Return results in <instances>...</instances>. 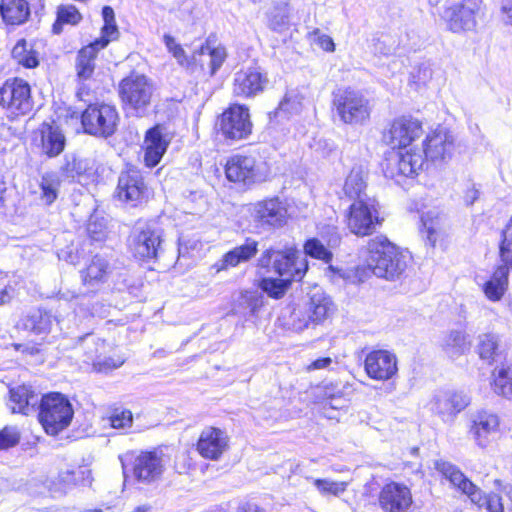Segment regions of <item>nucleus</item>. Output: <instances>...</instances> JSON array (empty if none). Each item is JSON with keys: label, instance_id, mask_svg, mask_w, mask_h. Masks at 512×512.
I'll return each mask as SVG.
<instances>
[{"label": "nucleus", "instance_id": "2eb2a0df", "mask_svg": "<svg viewBox=\"0 0 512 512\" xmlns=\"http://www.w3.org/2000/svg\"><path fill=\"white\" fill-rule=\"evenodd\" d=\"M332 310V302L323 292H314L303 308L294 309L291 318L293 328L302 331L311 324L323 322Z\"/></svg>", "mask_w": 512, "mask_h": 512}, {"label": "nucleus", "instance_id": "ddd939ff", "mask_svg": "<svg viewBox=\"0 0 512 512\" xmlns=\"http://www.w3.org/2000/svg\"><path fill=\"white\" fill-rule=\"evenodd\" d=\"M269 172L266 162L257 161L251 156H233L225 165L227 179L231 182L243 184L265 181Z\"/></svg>", "mask_w": 512, "mask_h": 512}, {"label": "nucleus", "instance_id": "680f3d73", "mask_svg": "<svg viewBox=\"0 0 512 512\" xmlns=\"http://www.w3.org/2000/svg\"><path fill=\"white\" fill-rule=\"evenodd\" d=\"M269 27L276 32H282L288 29V14L284 10H278L275 13H273L271 18L269 19Z\"/></svg>", "mask_w": 512, "mask_h": 512}, {"label": "nucleus", "instance_id": "6e6d98bb", "mask_svg": "<svg viewBox=\"0 0 512 512\" xmlns=\"http://www.w3.org/2000/svg\"><path fill=\"white\" fill-rule=\"evenodd\" d=\"M64 164L60 167V174L65 179L74 180L82 173V166L73 155H66Z\"/></svg>", "mask_w": 512, "mask_h": 512}, {"label": "nucleus", "instance_id": "f03ea898", "mask_svg": "<svg viewBox=\"0 0 512 512\" xmlns=\"http://www.w3.org/2000/svg\"><path fill=\"white\" fill-rule=\"evenodd\" d=\"M258 266L292 281H300L308 270L305 257L294 245L265 250L258 259Z\"/></svg>", "mask_w": 512, "mask_h": 512}, {"label": "nucleus", "instance_id": "a19ab883", "mask_svg": "<svg viewBox=\"0 0 512 512\" xmlns=\"http://www.w3.org/2000/svg\"><path fill=\"white\" fill-rule=\"evenodd\" d=\"M56 14L57 18L52 26L54 34H60L64 24L77 25L82 20L81 13L74 5H59Z\"/></svg>", "mask_w": 512, "mask_h": 512}, {"label": "nucleus", "instance_id": "a211bd4d", "mask_svg": "<svg viewBox=\"0 0 512 512\" xmlns=\"http://www.w3.org/2000/svg\"><path fill=\"white\" fill-rule=\"evenodd\" d=\"M470 396L462 390L437 391L429 402L430 410L444 422H451L469 404Z\"/></svg>", "mask_w": 512, "mask_h": 512}, {"label": "nucleus", "instance_id": "4468645a", "mask_svg": "<svg viewBox=\"0 0 512 512\" xmlns=\"http://www.w3.org/2000/svg\"><path fill=\"white\" fill-rule=\"evenodd\" d=\"M0 105L11 117L29 113L33 107L29 84L18 78L5 81L0 88Z\"/></svg>", "mask_w": 512, "mask_h": 512}, {"label": "nucleus", "instance_id": "37998d69", "mask_svg": "<svg viewBox=\"0 0 512 512\" xmlns=\"http://www.w3.org/2000/svg\"><path fill=\"white\" fill-rule=\"evenodd\" d=\"M493 388L495 393L504 397L512 396V365H502L494 373Z\"/></svg>", "mask_w": 512, "mask_h": 512}, {"label": "nucleus", "instance_id": "6ab92c4d", "mask_svg": "<svg viewBox=\"0 0 512 512\" xmlns=\"http://www.w3.org/2000/svg\"><path fill=\"white\" fill-rule=\"evenodd\" d=\"M378 503L383 512H410L413 497L408 486L392 481L381 488Z\"/></svg>", "mask_w": 512, "mask_h": 512}, {"label": "nucleus", "instance_id": "412c9836", "mask_svg": "<svg viewBox=\"0 0 512 512\" xmlns=\"http://www.w3.org/2000/svg\"><path fill=\"white\" fill-rule=\"evenodd\" d=\"M423 133L422 123L407 116H401L392 121L384 138L393 148H406Z\"/></svg>", "mask_w": 512, "mask_h": 512}, {"label": "nucleus", "instance_id": "c9c22d12", "mask_svg": "<svg viewBox=\"0 0 512 512\" xmlns=\"http://www.w3.org/2000/svg\"><path fill=\"white\" fill-rule=\"evenodd\" d=\"M110 272L108 261L100 255H95L88 266L81 271V277L84 284L94 287L104 283Z\"/></svg>", "mask_w": 512, "mask_h": 512}, {"label": "nucleus", "instance_id": "cd10ccee", "mask_svg": "<svg viewBox=\"0 0 512 512\" xmlns=\"http://www.w3.org/2000/svg\"><path fill=\"white\" fill-rule=\"evenodd\" d=\"M39 134L40 148L44 155L49 158H54L64 151L66 137L59 126L43 123L39 128Z\"/></svg>", "mask_w": 512, "mask_h": 512}, {"label": "nucleus", "instance_id": "f3484780", "mask_svg": "<svg viewBox=\"0 0 512 512\" xmlns=\"http://www.w3.org/2000/svg\"><path fill=\"white\" fill-rule=\"evenodd\" d=\"M250 215L257 228L272 230L286 224L287 208L278 197H273L254 203Z\"/></svg>", "mask_w": 512, "mask_h": 512}, {"label": "nucleus", "instance_id": "4be33fe9", "mask_svg": "<svg viewBox=\"0 0 512 512\" xmlns=\"http://www.w3.org/2000/svg\"><path fill=\"white\" fill-rule=\"evenodd\" d=\"M116 192L121 201L136 206L147 197L148 189L141 172L137 169L129 168L121 172Z\"/></svg>", "mask_w": 512, "mask_h": 512}, {"label": "nucleus", "instance_id": "5fc2aeb1", "mask_svg": "<svg viewBox=\"0 0 512 512\" xmlns=\"http://www.w3.org/2000/svg\"><path fill=\"white\" fill-rule=\"evenodd\" d=\"M164 44L167 50L172 53L174 58L177 60L178 64L181 66H187L189 64L188 57L182 48V46L176 43V40L173 36L169 34H165L163 36Z\"/></svg>", "mask_w": 512, "mask_h": 512}, {"label": "nucleus", "instance_id": "9d476101", "mask_svg": "<svg viewBox=\"0 0 512 512\" xmlns=\"http://www.w3.org/2000/svg\"><path fill=\"white\" fill-rule=\"evenodd\" d=\"M217 127L218 133L229 144L248 139L253 127L248 107L242 104L230 105L219 116Z\"/></svg>", "mask_w": 512, "mask_h": 512}, {"label": "nucleus", "instance_id": "a878e982", "mask_svg": "<svg viewBox=\"0 0 512 512\" xmlns=\"http://www.w3.org/2000/svg\"><path fill=\"white\" fill-rule=\"evenodd\" d=\"M228 448L227 434L215 427H206L201 432L197 451L199 454L209 460H218Z\"/></svg>", "mask_w": 512, "mask_h": 512}, {"label": "nucleus", "instance_id": "3c124183", "mask_svg": "<svg viewBox=\"0 0 512 512\" xmlns=\"http://www.w3.org/2000/svg\"><path fill=\"white\" fill-rule=\"evenodd\" d=\"M315 487L322 495L339 496L347 489L346 482H337L329 479H314Z\"/></svg>", "mask_w": 512, "mask_h": 512}, {"label": "nucleus", "instance_id": "dca6fc26", "mask_svg": "<svg viewBox=\"0 0 512 512\" xmlns=\"http://www.w3.org/2000/svg\"><path fill=\"white\" fill-rule=\"evenodd\" d=\"M269 84L268 74L257 64L241 67L233 76V94L253 98L264 92Z\"/></svg>", "mask_w": 512, "mask_h": 512}, {"label": "nucleus", "instance_id": "052dcab7", "mask_svg": "<svg viewBox=\"0 0 512 512\" xmlns=\"http://www.w3.org/2000/svg\"><path fill=\"white\" fill-rule=\"evenodd\" d=\"M433 76V70L429 63L420 64L414 72H412V79L418 85H426Z\"/></svg>", "mask_w": 512, "mask_h": 512}, {"label": "nucleus", "instance_id": "49530a36", "mask_svg": "<svg viewBox=\"0 0 512 512\" xmlns=\"http://www.w3.org/2000/svg\"><path fill=\"white\" fill-rule=\"evenodd\" d=\"M102 17L104 21V26L101 30V37L99 39H103L107 41V45L118 37V29L115 23V14L114 10L110 6H104L102 8Z\"/></svg>", "mask_w": 512, "mask_h": 512}, {"label": "nucleus", "instance_id": "5701e85b", "mask_svg": "<svg viewBox=\"0 0 512 512\" xmlns=\"http://www.w3.org/2000/svg\"><path fill=\"white\" fill-rule=\"evenodd\" d=\"M165 462L161 452H141L133 462V475L138 482L150 484L159 480L164 472Z\"/></svg>", "mask_w": 512, "mask_h": 512}, {"label": "nucleus", "instance_id": "0e129e2a", "mask_svg": "<svg viewBox=\"0 0 512 512\" xmlns=\"http://www.w3.org/2000/svg\"><path fill=\"white\" fill-rule=\"evenodd\" d=\"M314 35L317 36L316 38V43L325 51L327 52H333L335 50V44H334V41L333 39L326 35V34H321L319 32V30H316L314 32Z\"/></svg>", "mask_w": 512, "mask_h": 512}, {"label": "nucleus", "instance_id": "0eeeda50", "mask_svg": "<svg viewBox=\"0 0 512 512\" xmlns=\"http://www.w3.org/2000/svg\"><path fill=\"white\" fill-rule=\"evenodd\" d=\"M163 230L155 222H138L129 238L132 254L143 261L156 259L162 251Z\"/></svg>", "mask_w": 512, "mask_h": 512}, {"label": "nucleus", "instance_id": "69168bd1", "mask_svg": "<svg viewBox=\"0 0 512 512\" xmlns=\"http://www.w3.org/2000/svg\"><path fill=\"white\" fill-rule=\"evenodd\" d=\"M479 195V189H477L476 186L472 184L471 187L467 188L464 193V201L467 205H472L479 198Z\"/></svg>", "mask_w": 512, "mask_h": 512}, {"label": "nucleus", "instance_id": "09e8293b", "mask_svg": "<svg viewBox=\"0 0 512 512\" xmlns=\"http://www.w3.org/2000/svg\"><path fill=\"white\" fill-rule=\"evenodd\" d=\"M263 305L262 297L253 292H245L239 299V306L244 308L246 318L255 317Z\"/></svg>", "mask_w": 512, "mask_h": 512}, {"label": "nucleus", "instance_id": "f257e3e1", "mask_svg": "<svg viewBox=\"0 0 512 512\" xmlns=\"http://www.w3.org/2000/svg\"><path fill=\"white\" fill-rule=\"evenodd\" d=\"M368 267L377 277L395 280L407 268L408 255L385 236H376L368 244Z\"/></svg>", "mask_w": 512, "mask_h": 512}, {"label": "nucleus", "instance_id": "e2e57ef3", "mask_svg": "<svg viewBox=\"0 0 512 512\" xmlns=\"http://www.w3.org/2000/svg\"><path fill=\"white\" fill-rule=\"evenodd\" d=\"M87 232L92 241L101 242L106 238V226L101 222L90 221Z\"/></svg>", "mask_w": 512, "mask_h": 512}, {"label": "nucleus", "instance_id": "a18cd8bd", "mask_svg": "<svg viewBox=\"0 0 512 512\" xmlns=\"http://www.w3.org/2000/svg\"><path fill=\"white\" fill-rule=\"evenodd\" d=\"M12 57L25 68H35L39 64L35 51L28 48L25 39H21L15 44L12 49Z\"/></svg>", "mask_w": 512, "mask_h": 512}, {"label": "nucleus", "instance_id": "c756f323", "mask_svg": "<svg viewBox=\"0 0 512 512\" xmlns=\"http://www.w3.org/2000/svg\"><path fill=\"white\" fill-rule=\"evenodd\" d=\"M31 14V6L27 0H1L0 15L3 22L10 26L26 23Z\"/></svg>", "mask_w": 512, "mask_h": 512}, {"label": "nucleus", "instance_id": "de8ad7c7", "mask_svg": "<svg viewBox=\"0 0 512 512\" xmlns=\"http://www.w3.org/2000/svg\"><path fill=\"white\" fill-rule=\"evenodd\" d=\"M305 255L329 263L332 260V253L317 238L308 239L304 244Z\"/></svg>", "mask_w": 512, "mask_h": 512}, {"label": "nucleus", "instance_id": "8fccbe9b", "mask_svg": "<svg viewBox=\"0 0 512 512\" xmlns=\"http://www.w3.org/2000/svg\"><path fill=\"white\" fill-rule=\"evenodd\" d=\"M501 262L512 264V216L502 231V240L499 246Z\"/></svg>", "mask_w": 512, "mask_h": 512}, {"label": "nucleus", "instance_id": "f8f14e48", "mask_svg": "<svg viewBox=\"0 0 512 512\" xmlns=\"http://www.w3.org/2000/svg\"><path fill=\"white\" fill-rule=\"evenodd\" d=\"M425 161L422 151H393L385 158L383 172L385 177L400 183L406 178L416 176L423 169Z\"/></svg>", "mask_w": 512, "mask_h": 512}, {"label": "nucleus", "instance_id": "2f4dec72", "mask_svg": "<svg viewBox=\"0 0 512 512\" xmlns=\"http://www.w3.org/2000/svg\"><path fill=\"white\" fill-rule=\"evenodd\" d=\"M367 177L368 172L363 165L353 166L344 183L343 191L345 195L354 202L369 199L370 197L365 192Z\"/></svg>", "mask_w": 512, "mask_h": 512}, {"label": "nucleus", "instance_id": "473e14b6", "mask_svg": "<svg viewBox=\"0 0 512 512\" xmlns=\"http://www.w3.org/2000/svg\"><path fill=\"white\" fill-rule=\"evenodd\" d=\"M144 162L147 167H155L167 150L168 142L164 139L159 127L151 128L145 137Z\"/></svg>", "mask_w": 512, "mask_h": 512}, {"label": "nucleus", "instance_id": "393cba45", "mask_svg": "<svg viewBox=\"0 0 512 512\" xmlns=\"http://www.w3.org/2000/svg\"><path fill=\"white\" fill-rule=\"evenodd\" d=\"M500 420L497 414L489 411H479L472 417L469 434L475 443L485 448L498 433Z\"/></svg>", "mask_w": 512, "mask_h": 512}, {"label": "nucleus", "instance_id": "58836bf2", "mask_svg": "<svg viewBox=\"0 0 512 512\" xmlns=\"http://www.w3.org/2000/svg\"><path fill=\"white\" fill-rule=\"evenodd\" d=\"M60 183V176L56 172H46L42 175L39 183L40 198L45 204L50 205L57 199Z\"/></svg>", "mask_w": 512, "mask_h": 512}, {"label": "nucleus", "instance_id": "72a5a7b5", "mask_svg": "<svg viewBox=\"0 0 512 512\" xmlns=\"http://www.w3.org/2000/svg\"><path fill=\"white\" fill-rule=\"evenodd\" d=\"M511 269L512 264L502 262L495 269L491 278L484 283L483 292L490 301L497 302L503 297L508 287V276Z\"/></svg>", "mask_w": 512, "mask_h": 512}, {"label": "nucleus", "instance_id": "9b49d317", "mask_svg": "<svg viewBox=\"0 0 512 512\" xmlns=\"http://www.w3.org/2000/svg\"><path fill=\"white\" fill-rule=\"evenodd\" d=\"M379 202L375 198L358 200L349 207L347 226L357 236L371 235L381 225Z\"/></svg>", "mask_w": 512, "mask_h": 512}, {"label": "nucleus", "instance_id": "f704fd0d", "mask_svg": "<svg viewBox=\"0 0 512 512\" xmlns=\"http://www.w3.org/2000/svg\"><path fill=\"white\" fill-rule=\"evenodd\" d=\"M56 318L46 310L36 309L29 312L22 320L21 327L35 335H47Z\"/></svg>", "mask_w": 512, "mask_h": 512}, {"label": "nucleus", "instance_id": "4c0bfd02", "mask_svg": "<svg viewBox=\"0 0 512 512\" xmlns=\"http://www.w3.org/2000/svg\"><path fill=\"white\" fill-rule=\"evenodd\" d=\"M302 109V96L294 91H287L280 101L278 107L274 112L269 113L270 119L272 117L288 119L293 115L300 113Z\"/></svg>", "mask_w": 512, "mask_h": 512}, {"label": "nucleus", "instance_id": "423d86ee", "mask_svg": "<svg viewBox=\"0 0 512 512\" xmlns=\"http://www.w3.org/2000/svg\"><path fill=\"white\" fill-rule=\"evenodd\" d=\"M484 16L482 0H461L446 6L441 19L452 33L472 32Z\"/></svg>", "mask_w": 512, "mask_h": 512}, {"label": "nucleus", "instance_id": "c03bdc74", "mask_svg": "<svg viewBox=\"0 0 512 512\" xmlns=\"http://www.w3.org/2000/svg\"><path fill=\"white\" fill-rule=\"evenodd\" d=\"M293 281L289 278L264 277L259 283V287L268 296L279 299L284 296Z\"/></svg>", "mask_w": 512, "mask_h": 512}, {"label": "nucleus", "instance_id": "6e6552de", "mask_svg": "<svg viewBox=\"0 0 512 512\" xmlns=\"http://www.w3.org/2000/svg\"><path fill=\"white\" fill-rule=\"evenodd\" d=\"M153 85L144 75L131 74L119 85V95L128 113L143 116L150 105Z\"/></svg>", "mask_w": 512, "mask_h": 512}, {"label": "nucleus", "instance_id": "79ce46f5", "mask_svg": "<svg viewBox=\"0 0 512 512\" xmlns=\"http://www.w3.org/2000/svg\"><path fill=\"white\" fill-rule=\"evenodd\" d=\"M500 338L495 333H483L478 336L477 352L481 359L492 361L498 354Z\"/></svg>", "mask_w": 512, "mask_h": 512}, {"label": "nucleus", "instance_id": "13d9d810", "mask_svg": "<svg viewBox=\"0 0 512 512\" xmlns=\"http://www.w3.org/2000/svg\"><path fill=\"white\" fill-rule=\"evenodd\" d=\"M133 416L130 410L116 409L110 416V424L115 429H126L131 427Z\"/></svg>", "mask_w": 512, "mask_h": 512}, {"label": "nucleus", "instance_id": "7ed1b4c3", "mask_svg": "<svg viewBox=\"0 0 512 512\" xmlns=\"http://www.w3.org/2000/svg\"><path fill=\"white\" fill-rule=\"evenodd\" d=\"M332 106L335 115L345 124L362 125L370 118V101L361 90L355 88L334 91Z\"/></svg>", "mask_w": 512, "mask_h": 512}, {"label": "nucleus", "instance_id": "7c9ffc66", "mask_svg": "<svg viewBox=\"0 0 512 512\" xmlns=\"http://www.w3.org/2000/svg\"><path fill=\"white\" fill-rule=\"evenodd\" d=\"M107 46V41L103 39H96L92 43L83 47L77 56V76L81 80L89 79L95 69V59L97 53Z\"/></svg>", "mask_w": 512, "mask_h": 512}, {"label": "nucleus", "instance_id": "b1692460", "mask_svg": "<svg viewBox=\"0 0 512 512\" xmlns=\"http://www.w3.org/2000/svg\"><path fill=\"white\" fill-rule=\"evenodd\" d=\"M364 368L371 379L389 380L398 371L397 358L387 350H373L366 355Z\"/></svg>", "mask_w": 512, "mask_h": 512}, {"label": "nucleus", "instance_id": "bb28decb", "mask_svg": "<svg viewBox=\"0 0 512 512\" xmlns=\"http://www.w3.org/2000/svg\"><path fill=\"white\" fill-rule=\"evenodd\" d=\"M257 252L258 242L252 238H247L242 245L236 246L226 252L213 267L217 272L234 268L241 263L249 261Z\"/></svg>", "mask_w": 512, "mask_h": 512}, {"label": "nucleus", "instance_id": "e433bc0d", "mask_svg": "<svg viewBox=\"0 0 512 512\" xmlns=\"http://www.w3.org/2000/svg\"><path fill=\"white\" fill-rule=\"evenodd\" d=\"M441 347L450 358H457L469 349L470 343L465 332L451 330L442 337Z\"/></svg>", "mask_w": 512, "mask_h": 512}, {"label": "nucleus", "instance_id": "1a4fd4ad", "mask_svg": "<svg viewBox=\"0 0 512 512\" xmlns=\"http://www.w3.org/2000/svg\"><path fill=\"white\" fill-rule=\"evenodd\" d=\"M85 133L108 138L112 136L119 123V114L115 106L106 103L90 104L81 115Z\"/></svg>", "mask_w": 512, "mask_h": 512}, {"label": "nucleus", "instance_id": "c85d7f7f", "mask_svg": "<svg viewBox=\"0 0 512 512\" xmlns=\"http://www.w3.org/2000/svg\"><path fill=\"white\" fill-rule=\"evenodd\" d=\"M40 400L39 395L35 393L31 386L19 385L10 389L8 406L12 413L29 415L36 411Z\"/></svg>", "mask_w": 512, "mask_h": 512}, {"label": "nucleus", "instance_id": "ea45409f", "mask_svg": "<svg viewBox=\"0 0 512 512\" xmlns=\"http://www.w3.org/2000/svg\"><path fill=\"white\" fill-rule=\"evenodd\" d=\"M79 341L84 352L83 362L88 365H92L105 350V342L92 334L84 335Z\"/></svg>", "mask_w": 512, "mask_h": 512}, {"label": "nucleus", "instance_id": "39448f33", "mask_svg": "<svg viewBox=\"0 0 512 512\" xmlns=\"http://www.w3.org/2000/svg\"><path fill=\"white\" fill-rule=\"evenodd\" d=\"M39 403V421L47 434L57 435L69 426L74 411L64 395L50 393L43 396Z\"/></svg>", "mask_w": 512, "mask_h": 512}, {"label": "nucleus", "instance_id": "bf43d9fd", "mask_svg": "<svg viewBox=\"0 0 512 512\" xmlns=\"http://www.w3.org/2000/svg\"><path fill=\"white\" fill-rule=\"evenodd\" d=\"M20 434L16 427H4L0 430V450L8 449L18 444Z\"/></svg>", "mask_w": 512, "mask_h": 512}, {"label": "nucleus", "instance_id": "864d4df0", "mask_svg": "<svg viewBox=\"0 0 512 512\" xmlns=\"http://www.w3.org/2000/svg\"><path fill=\"white\" fill-rule=\"evenodd\" d=\"M431 213L428 212L421 216L422 233L426 235V240L432 247L435 246L437 241V229L439 219L438 217H432Z\"/></svg>", "mask_w": 512, "mask_h": 512}, {"label": "nucleus", "instance_id": "774afa93", "mask_svg": "<svg viewBox=\"0 0 512 512\" xmlns=\"http://www.w3.org/2000/svg\"><path fill=\"white\" fill-rule=\"evenodd\" d=\"M501 9L506 16V22L512 24V0H502Z\"/></svg>", "mask_w": 512, "mask_h": 512}, {"label": "nucleus", "instance_id": "338daca9", "mask_svg": "<svg viewBox=\"0 0 512 512\" xmlns=\"http://www.w3.org/2000/svg\"><path fill=\"white\" fill-rule=\"evenodd\" d=\"M332 360L329 357H323L316 359L309 365V369L311 370H318V369H324L328 367L331 364Z\"/></svg>", "mask_w": 512, "mask_h": 512}, {"label": "nucleus", "instance_id": "4d7b16f0", "mask_svg": "<svg viewBox=\"0 0 512 512\" xmlns=\"http://www.w3.org/2000/svg\"><path fill=\"white\" fill-rule=\"evenodd\" d=\"M124 363V360L120 357H100L97 360H94L92 364V368L94 371L99 373H109L119 367H121Z\"/></svg>", "mask_w": 512, "mask_h": 512}, {"label": "nucleus", "instance_id": "603ef678", "mask_svg": "<svg viewBox=\"0 0 512 512\" xmlns=\"http://www.w3.org/2000/svg\"><path fill=\"white\" fill-rule=\"evenodd\" d=\"M208 53L210 57V69H211V75H214L218 69L222 66L224 63L227 53L224 47L218 46L215 48H210L209 45L202 46L201 53Z\"/></svg>", "mask_w": 512, "mask_h": 512}, {"label": "nucleus", "instance_id": "aec40b11", "mask_svg": "<svg viewBox=\"0 0 512 512\" xmlns=\"http://www.w3.org/2000/svg\"><path fill=\"white\" fill-rule=\"evenodd\" d=\"M454 150V136L447 129L438 128L426 136L422 153L426 160L443 163L451 159Z\"/></svg>", "mask_w": 512, "mask_h": 512}, {"label": "nucleus", "instance_id": "20e7f679", "mask_svg": "<svg viewBox=\"0 0 512 512\" xmlns=\"http://www.w3.org/2000/svg\"><path fill=\"white\" fill-rule=\"evenodd\" d=\"M435 467L455 488L467 495L472 503L479 507H485L488 512H503L504 507L499 495L483 494L455 465L440 460L436 462Z\"/></svg>", "mask_w": 512, "mask_h": 512}]
</instances>
